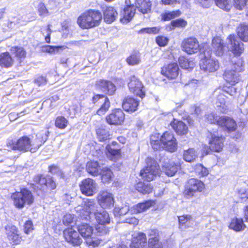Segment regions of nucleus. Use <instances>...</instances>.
Instances as JSON below:
<instances>
[{"instance_id": "obj_1", "label": "nucleus", "mask_w": 248, "mask_h": 248, "mask_svg": "<svg viewBox=\"0 0 248 248\" xmlns=\"http://www.w3.org/2000/svg\"><path fill=\"white\" fill-rule=\"evenodd\" d=\"M148 241L147 243L146 234L142 232L134 233L132 236L131 248H162L159 240L158 231L150 230L148 232Z\"/></svg>"}, {"instance_id": "obj_2", "label": "nucleus", "mask_w": 248, "mask_h": 248, "mask_svg": "<svg viewBox=\"0 0 248 248\" xmlns=\"http://www.w3.org/2000/svg\"><path fill=\"white\" fill-rule=\"evenodd\" d=\"M46 140V139L44 140L36 139L31 142L28 137L23 136L16 141L9 140L7 143V146L12 150H17L23 152L30 151L31 153H34L39 149Z\"/></svg>"}, {"instance_id": "obj_3", "label": "nucleus", "mask_w": 248, "mask_h": 248, "mask_svg": "<svg viewBox=\"0 0 248 248\" xmlns=\"http://www.w3.org/2000/svg\"><path fill=\"white\" fill-rule=\"evenodd\" d=\"M102 18V15L99 11L89 10L78 17L77 22L81 28L90 29L98 26Z\"/></svg>"}, {"instance_id": "obj_4", "label": "nucleus", "mask_w": 248, "mask_h": 248, "mask_svg": "<svg viewBox=\"0 0 248 248\" xmlns=\"http://www.w3.org/2000/svg\"><path fill=\"white\" fill-rule=\"evenodd\" d=\"M14 205L18 209H22L26 205H31L34 202V197L31 191L22 188L19 192H16L11 195Z\"/></svg>"}, {"instance_id": "obj_5", "label": "nucleus", "mask_w": 248, "mask_h": 248, "mask_svg": "<svg viewBox=\"0 0 248 248\" xmlns=\"http://www.w3.org/2000/svg\"><path fill=\"white\" fill-rule=\"evenodd\" d=\"M244 62L239 59L235 62L231 70H227L223 75L224 79L232 85L238 83L240 80L239 73L244 70Z\"/></svg>"}, {"instance_id": "obj_6", "label": "nucleus", "mask_w": 248, "mask_h": 248, "mask_svg": "<svg viewBox=\"0 0 248 248\" xmlns=\"http://www.w3.org/2000/svg\"><path fill=\"white\" fill-rule=\"evenodd\" d=\"M147 166L140 171V175L147 182L152 181L159 174V167L156 161L151 158L146 159Z\"/></svg>"}, {"instance_id": "obj_7", "label": "nucleus", "mask_w": 248, "mask_h": 248, "mask_svg": "<svg viewBox=\"0 0 248 248\" xmlns=\"http://www.w3.org/2000/svg\"><path fill=\"white\" fill-rule=\"evenodd\" d=\"M204 188V184L201 180L191 178L188 180L184 194L187 199H190L195 195L197 192H200Z\"/></svg>"}, {"instance_id": "obj_8", "label": "nucleus", "mask_w": 248, "mask_h": 248, "mask_svg": "<svg viewBox=\"0 0 248 248\" xmlns=\"http://www.w3.org/2000/svg\"><path fill=\"white\" fill-rule=\"evenodd\" d=\"M227 50L236 56H240L244 51V44L235 35H230L226 39Z\"/></svg>"}, {"instance_id": "obj_9", "label": "nucleus", "mask_w": 248, "mask_h": 248, "mask_svg": "<svg viewBox=\"0 0 248 248\" xmlns=\"http://www.w3.org/2000/svg\"><path fill=\"white\" fill-rule=\"evenodd\" d=\"M209 52H204V58L200 62V68L202 70L206 73H214L217 71L219 67L218 61L211 58Z\"/></svg>"}, {"instance_id": "obj_10", "label": "nucleus", "mask_w": 248, "mask_h": 248, "mask_svg": "<svg viewBox=\"0 0 248 248\" xmlns=\"http://www.w3.org/2000/svg\"><path fill=\"white\" fill-rule=\"evenodd\" d=\"M129 90L136 96L143 98L145 95L144 87L142 82L135 76H131L128 83Z\"/></svg>"}, {"instance_id": "obj_11", "label": "nucleus", "mask_w": 248, "mask_h": 248, "mask_svg": "<svg viewBox=\"0 0 248 248\" xmlns=\"http://www.w3.org/2000/svg\"><path fill=\"white\" fill-rule=\"evenodd\" d=\"M92 102L96 106L100 105V108L97 111V114L99 115L104 114L110 107L108 98L103 94L94 95L92 98Z\"/></svg>"}, {"instance_id": "obj_12", "label": "nucleus", "mask_w": 248, "mask_h": 248, "mask_svg": "<svg viewBox=\"0 0 248 248\" xmlns=\"http://www.w3.org/2000/svg\"><path fill=\"white\" fill-rule=\"evenodd\" d=\"M162 148L170 152H174L177 148L176 140L173 135L169 132H165L160 138Z\"/></svg>"}, {"instance_id": "obj_13", "label": "nucleus", "mask_w": 248, "mask_h": 248, "mask_svg": "<svg viewBox=\"0 0 248 248\" xmlns=\"http://www.w3.org/2000/svg\"><path fill=\"white\" fill-rule=\"evenodd\" d=\"M33 181L35 183L33 185H39L40 186L39 188L43 190H44L45 188L53 190L56 187L55 182L50 176L43 177L41 175H38L34 176Z\"/></svg>"}, {"instance_id": "obj_14", "label": "nucleus", "mask_w": 248, "mask_h": 248, "mask_svg": "<svg viewBox=\"0 0 248 248\" xmlns=\"http://www.w3.org/2000/svg\"><path fill=\"white\" fill-rule=\"evenodd\" d=\"M97 184L91 178L83 180L80 185V189L82 194L91 196L94 195L97 191Z\"/></svg>"}, {"instance_id": "obj_15", "label": "nucleus", "mask_w": 248, "mask_h": 248, "mask_svg": "<svg viewBox=\"0 0 248 248\" xmlns=\"http://www.w3.org/2000/svg\"><path fill=\"white\" fill-rule=\"evenodd\" d=\"M183 50L188 54L197 53L200 50V45L196 38L189 37L182 42Z\"/></svg>"}, {"instance_id": "obj_16", "label": "nucleus", "mask_w": 248, "mask_h": 248, "mask_svg": "<svg viewBox=\"0 0 248 248\" xmlns=\"http://www.w3.org/2000/svg\"><path fill=\"white\" fill-rule=\"evenodd\" d=\"M79 232L73 228H68L63 231V235L66 241L74 246H79L82 242Z\"/></svg>"}, {"instance_id": "obj_17", "label": "nucleus", "mask_w": 248, "mask_h": 248, "mask_svg": "<svg viewBox=\"0 0 248 248\" xmlns=\"http://www.w3.org/2000/svg\"><path fill=\"white\" fill-rule=\"evenodd\" d=\"M97 206L95 202L93 200L87 199L84 201V206L83 210L85 214L80 215V217L82 219L86 220H90L91 218V215L93 214V215L95 212H96L98 210L97 209Z\"/></svg>"}, {"instance_id": "obj_18", "label": "nucleus", "mask_w": 248, "mask_h": 248, "mask_svg": "<svg viewBox=\"0 0 248 248\" xmlns=\"http://www.w3.org/2000/svg\"><path fill=\"white\" fill-rule=\"evenodd\" d=\"M124 114L120 109H117L107 116L106 119L107 122L110 125H121L124 120Z\"/></svg>"}, {"instance_id": "obj_19", "label": "nucleus", "mask_w": 248, "mask_h": 248, "mask_svg": "<svg viewBox=\"0 0 248 248\" xmlns=\"http://www.w3.org/2000/svg\"><path fill=\"white\" fill-rule=\"evenodd\" d=\"M99 205L103 208H110L114 203L112 194L107 191L100 192L97 197Z\"/></svg>"}, {"instance_id": "obj_20", "label": "nucleus", "mask_w": 248, "mask_h": 248, "mask_svg": "<svg viewBox=\"0 0 248 248\" xmlns=\"http://www.w3.org/2000/svg\"><path fill=\"white\" fill-rule=\"evenodd\" d=\"M179 68L176 63H171L162 68L161 74L169 79H174L179 75Z\"/></svg>"}, {"instance_id": "obj_21", "label": "nucleus", "mask_w": 248, "mask_h": 248, "mask_svg": "<svg viewBox=\"0 0 248 248\" xmlns=\"http://www.w3.org/2000/svg\"><path fill=\"white\" fill-rule=\"evenodd\" d=\"M5 230L8 239L13 245L19 244L21 241V237L17 228L12 225H7Z\"/></svg>"}, {"instance_id": "obj_22", "label": "nucleus", "mask_w": 248, "mask_h": 248, "mask_svg": "<svg viewBox=\"0 0 248 248\" xmlns=\"http://www.w3.org/2000/svg\"><path fill=\"white\" fill-rule=\"evenodd\" d=\"M223 141L224 139L222 136L211 133L209 141L210 149L217 152L221 151L223 147Z\"/></svg>"}, {"instance_id": "obj_23", "label": "nucleus", "mask_w": 248, "mask_h": 248, "mask_svg": "<svg viewBox=\"0 0 248 248\" xmlns=\"http://www.w3.org/2000/svg\"><path fill=\"white\" fill-rule=\"evenodd\" d=\"M213 50L217 56H221L227 51V46L224 45L222 40L219 37H215L212 40Z\"/></svg>"}, {"instance_id": "obj_24", "label": "nucleus", "mask_w": 248, "mask_h": 248, "mask_svg": "<svg viewBox=\"0 0 248 248\" xmlns=\"http://www.w3.org/2000/svg\"><path fill=\"white\" fill-rule=\"evenodd\" d=\"M217 124L225 127L229 132L235 130L237 127L236 122L232 119L228 117L219 118Z\"/></svg>"}, {"instance_id": "obj_25", "label": "nucleus", "mask_w": 248, "mask_h": 248, "mask_svg": "<svg viewBox=\"0 0 248 248\" xmlns=\"http://www.w3.org/2000/svg\"><path fill=\"white\" fill-rule=\"evenodd\" d=\"M96 85L103 92L109 95L113 94L116 91L115 86L109 81L100 79L97 81Z\"/></svg>"}, {"instance_id": "obj_26", "label": "nucleus", "mask_w": 248, "mask_h": 248, "mask_svg": "<svg viewBox=\"0 0 248 248\" xmlns=\"http://www.w3.org/2000/svg\"><path fill=\"white\" fill-rule=\"evenodd\" d=\"M102 10L104 15V20L106 22L111 23L116 19L118 16V13L113 7H103Z\"/></svg>"}, {"instance_id": "obj_27", "label": "nucleus", "mask_w": 248, "mask_h": 248, "mask_svg": "<svg viewBox=\"0 0 248 248\" xmlns=\"http://www.w3.org/2000/svg\"><path fill=\"white\" fill-rule=\"evenodd\" d=\"M136 8L133 5H127L121 12L122 17L120 19L122 22L127 23L130 21L135 13Z\"/></svg>"}, {"instance_id": "obj_28", "label": "nucleus", "mask_w": 248, "mask_h": 248, "mask_svg": "<svg viewBox=\"0 0 248 248\" xmlns=\"http://www.w3.org/2000/svg\"><path fill=\"white\" fill-rule=\"evenodd\" d=\"M139 102L132 97L125 98L123 102V109L128 112H133L137 110Z\"/></svg>"}, {"instance_id": "obj_29", "label": "nucleus", "mask_w": 248, "mask_h": 248, "mask_svg": "<svg viewBox=\"0 0 248 248\" xmlns=\"http://www.w3.org/2000/svg\"><path fill=\"white\" fill-rule=\"evenodd\" d=\"M154 204V202L151 200L140 203L131 208L130 212L131 214H137L144 212L153 206Z\"/></svg>"}, {"instance_id": "obj_30", "label": "nucleus", "mask_w": 248, "mask_h": 248, "mask_svg": "<svg viewBox=\"0 0 248 248\" xmlns=\"http://www.w3.org/2000/svg\"><path fill=\"white\" fill-rule=\"evenodd\" d=\"M94 216L99 224L106 225L110 223V219L109 214L104 209H101L99 211L98 210L95 212Z\"/></svg>"}, {"instance_id": "obj_31", "label": "nucleus", "mask_w": 248, "mask_h": 248, "mask_svg": "<svg viewBox=\"0 0 248 248\" xmlns=\"http://www.w3.org/2000/svg\"><path fill=\"white\" fill-rule=\"evenodd\" d=\"M236 31L239 38L244 42L248 41V24L241 23L236 28Z\"/></svg>"}, {"instance_id": "obj_32", "label": "nucleus", "mask_w": 248, "mask_h": 248, "mask_svg": "<svg viewBox=\"0 0 248 248\" xmlns=\"http://www.w3.org/2000/svg\"><path fill=\"white\" fill-rule=\"evenodd\" d=\"M171 125L179 135H185L187 133L188 127L187 125L182 121H174L170 123Z\"/></svg>"}, {"instance_id": "obj_33", "label": "nucleus", "mask_w": 248, "mask_h": 248, "mask_svg": "<svg viewBox=\"0 0 248 248\" xmlns=\"http://www.w3.org/2000/svg\"><path fill=\"white\" fill-rule=\"evenodd\" d=\"M101 170V167L97 161L89 162L86 164L87 172L93 176L99 175Z\"/></svg>"}, {"instance_id": "obj_34", "label": "nucleus", "mask_w": 248, "mask_h": 248, "mask_svg": "<svg viewBox=\"0 0 248 248\" xmlns=\"http://www.w3.org/2000/svg\"><path fill=\"white\" fill-rule=\"evenodd\" d=\"M136 7L142 14L147 13L151 10V3L149 0H136Z\"/></svg>"}, {"instance_id": "obj_35", "label": "nucleus", "mask_w": 248, "mask_h": 248, "mask_svg": "<svg viewBox=\"0 0 248 248\" xmlns=\"http://www.w3.org/2000/svg\"><path fill=\"white\" fill-rule=\"evenodd\" d=\"M78 232L84 238H89L93 234V229L87 223H84L78 227Z\"/></svg>"}, {"instance_id": "obj_36", "label": "nucleus", "mask_w": 248, "mask_h": 248, "mask_svg": "<svg viewBox=\"0 0 248 248\" xmlns=\"http://www.w3.org/2000/svg\"><path fill=\"white\" fill-rule=\"evenodd\" d=\"M14 60L8 52H4L0 54V65L5 67H9L13 63Z\"/></svg>"}, {"instance_id": "obj_37", "label": "nucleus", "mask_w": 248, "mask_h": 248, "mask_svg": "<svg viewBox=\"0 0 248 248\" xmlns=\"http://www.w3.org/2000/svg\"><path fill=\"white\" fill-rule=\"evenodd\" d=\"M179 165L172 162L163 166V171L168 176H173L177 172Z\"/></svg>"}, {"instance_id": "obj_38", "label": "nucleus", "mask_w": 248, "mask_h": 248, "mask_svg": "<svg viewBox=\"0 0 248 248\" xmlns=\"http://www.w3.org/2000/svg\"><path fill=\"white\" fill-rule=\"evenodd\" d=\"M229 227L236 232L243 230L246 228L244 221L241 218H235L232 220Z\"/></svg>"}, {"instance_id": "obj_39", "label": "nucleus", "mask_w": 248, "mask_h": 248, "mask_svg": "<svg viewBox=\"0 0 248 248\" xmlns=\"http://www.w3.org/2000/svg\"><path fill=\"white\" fill-rule=\"evenodd\" d=\"M136 189L140 192L145 194L152 192L153 187L148 183L139 182L136 186Z\"/></svg>"}, {"instance_id": "obj_40", "label": "nucleus", "mask_w": 248, "mask_h": 248, "mask_svg": "<svg viewBox=\"0 0 248 248\" xmlns=\"http://www.w3.org/2000/svg\"><path fill=\"white\" fill-rule=\"evenodd\" d=\"M11 51L13 54H14L15 57L18 60L21 61L22 59L25 58L26 56V52L24 49L22 47H13L11 49Z\"/></svg>"}, {"instance_id": "obj_41", "label": "nucleus", "mask_w": 248, "mask_h": 248, "mask_svg": "<svg viewBox=\"0 0 248 248\" xmlns=\"http://www.w3.org/2000/svg\"><path fill=\"white\" fill-rule=\"evenodd\" d=\"M96 134L98 139L101 141H103L109 138V131L105 129L104 126H101L96 129Z\"/></svg>"}, {"instance_id": "obj_42", "label": "nucleus", "mask_w": 248, "mask_h": 248, "mask_svg": "<svg viewBox=\"0 0 248 248\" xmlns=\"http://www.w3.org/2000/svg\"><path fill=\"white\" fill-rule=\"evenodd\" d=\"M197 157V154L193 148L185 150L183 154V158L186 162L193 161Z\"/></svg>"}, {"instance_id": "obj_43", "label": "nucleus", "mask_w": 248, "mask_h": 248, "mask_svg": "<svg viewBox=\"0 0 248 248\" xmlns=\"http://www.w3.org/2000/svg\"><path fill=\"white\" fill-rule=\"evenodd\" d=\"M99 174L101 175L102 181L104 183L109 182L111 180L113 175L111 170L107 168L101 169Z\"/></svg>"}, {"instance_id": "obj_44", "label": "nucleus", "mask_w": 248, "mask_h": 248, "mask_svg": "<svg viewBox=\"0 0 248 248\" xmlns=\"http://www.w3.org/2000/svg\"><path fill=\"white\" fill-rule=\"evenodd\" d=\"M187 25V22L184 19L179 18L171 21L170 24L168 26L170 30H174L175 28H185Z\"/></svg>"}, {"instance_id": "obj_45", "label": "nucleus", "mask_w": 248, "mask_h": 248, "mask_svg": "<svg viewBox=\"0 0 248 248\" xmlns=\"http://www.w3.org/2000/svg\"><path fill=\"white\" fill-rule=\"evenodd\" d=\"M216 5L220 9L228 11L232 7L231 0H215Z\"/></svg>"}, {"instance_id": "obj_46", "label": "nucleus", "mask_w": 248, "mask_h": 248, "mask_svg": "<svg viewBox=\"0 0 248 248\" xmlns=\"http://www.w3.org/2000/svg\"><path fill=\"white\" fill-rule=\"evenodd\" d=\"M179 62L180 66L185 69H191L195 65L193 61H189L188 59L184 57L180 58Z\"/></svg>"}, {"instance_id": "obj_47", "label": "nucleus", "mask_w": 248, "mask_h": 248, "mask_svg": "<svg viewBox=\"0 0 248 248\" xmlns=\"http://www.w3.org/2000/svg\"><path fill=\"white\" fill-rule=\"evenodd\" d=\"M181 14V12L179 10L167 12L162 15V18L165 21H168L179 16Z\"/></svg>"}, {"instance_id": "obj_48", "label": "nucleus", "mask_w": 248, "mask_h": 248, "mask_svg": "<svg viewBox=\"0 0 248 248\" xmlns=\"http://www.w3.org/2000/svg\"><path fill=\"white\" fill-rule=\"evenodd\" d=\"M69 122L67 119L62 116H58L55 120V126L60 129H64L67 126Z\"/></svg>"}, {"instance_id": "obj_49", "label": "nucleus", "mask_w": 248, "mask_h": 248, "mask_svg": "<svg viewBox=\"0 0 248 248\" xmlns=\"http://www.w3.org/2000/svg\"><path fill=\"white\" fill-rule=\"evenodd\" d=\"M140 54L139 52L134 53L126 59V62L129 65L138 64L140 62Z\"/></svg>"}, {"instance_id": "obj_50", "label": "nucleus", "mask_w": 248, "mask_h": 248, "mask_svg": "<svg viewBox=\"0 0 248 248\" xmlns=\"http://www.w3.org/2000/svg\"><path fill=\"white\" fill-rule=\"evenodd\" d=\"M228 97L226 95L223 93H219L217 97L216 104L217 107H222L223 108H224L226 103V99Z\"/></svg>"}, {"instance_id": "obj_51", "label": "nucleus", "mask_w": 248, "mask_h": 248, "mask_svg": "<svg viewBox=\"0 0 248 248\" xmlns=\"http://www.w3.org/2000/svg\"><path fill=\"white\" fill-rule=\"evenodd\" d=\"M160 28L158 27L143 28L138 31L139 34H144L145 33L149 34H157L159 32Z\"/></svg>"}, {"instance_id": "obj_52", "label": "nucleus", "mask_w": 248, "mask_h": 248, "mask_svg": "<svg viewBox=\"0 0 248 248\" xmlns=\"http://www.w3.org/2000/svg\"><path fill=\"white\" fill-rule=\"evenodd\" d=\"M131 209L128 205H124L121 207H115L114 213L115 216H123L125 215L128 211L130 212Z\"/></svg>"}, {"instance_id": "obj_53", "label": "nucleus", "mask_w": 248, "mask_h": 248, "mask_svg": "<svg viewBox=\"0 0 248 248\" xmlns=\"http://www.w3.org/2000/svg\"><path fill=\"white\" fill-rule=\"evenodd\" d=\"M196 173L200 177H203L208 174V170L202 164H198L195 167Z\"/></svg>"}, {"instance_id": "obj_54", "label": "nucleus", "mask_w": 248, "mask_h": 248, "mask_svg": "<svg viewBox=\"0 0 248 248\" xmlns=\"http://www.w3.org/2000/svg\"><path fill=\"white\" fill-rule=\"evenodd\" d=\"M158 138H156L155 136L153 135L151 136L150 138L151 146L155 150L162 148V144L160 141V139L158 140Z\"/></svg>"}, {"instance_id": "obj_55", "label": "nucleus", "mask_w": 248, "mask_h": 248, "mask_svg": "<svg viewBox=\"0 0 248 248\" xmlns=\"http://www.w3.org/2000/svg\"><path fill=\"white\" fill-rule=\"evenodd\" d=\"M105 225L99 224L96 226L94 232L96 236H102L108 233V229L105 227Z\"/></svg>"}, {"instance_id": "obj_56", "label": "nucleus", "mask_w": 248, "mask_h": 248, "mask_svg": "<svg viewBox=\"0 0 248 248\" xmlns=\"http://www.w3.org/2000/svg\"><path fill=\"white\" fill-rule=\"evenodd\" d=\"M62 48V46H46L42 48V51L44 52L52 53L56 51H58L60 49Z\"/></svg>"}, {"instance_id": "obj_57", "label": "nucleus", "mask_w": 248, "mask_h": 248, "mask_svg": "<svg viewBox=\"0 0 248 248\" xmlns=\"http://www.w3.org/2000/svg\"><path fill=\"white\" fill-rule=\"evenodd\" d=\"M205 117L207 121L211 124L217 123V121L218 120L217 115L213 113L205 115Z\"/></svg>"}, {"instance_id": "obj_58", "label": "nucleus", "mask_w": 248, "mask_h": 248, "mask_svg": "<svg viewBox=\"0 0 248 248\" xmlns=\"http://www.w3.org/2000/svg\"><path fill=\"white\" fill-rule=\"evenodd\" d=\"M248 0H234V5L238 10H242L245 7Z\"/></svg>"}, {"instance_id": "obj_59", "label": "nucleus", "mask_w": 248, "mask_h": 248, "mask_svg": "<svg viewBox=\"0 0 248 248\" xmlns=\"http://www.w3.org/2000/svg\"><path fill=\"white\" fill-rule=\"evenodd\" d=\"M156 43L160 46H164L168 44V39L164 36H158L156 38Z\"/></svg>"}, {"instance_id": "obj_60", "label": "nucleus", "mask_w": 248, "mask_h": 248, "mask_svg": "<svg viewBox=\"0 0 248 248\" xmlns=\"http://www.w3.org/2000/svg\"><path fill=\"white\" fill-rule=\"evenodd\" d=\"M189 111L192 114H195L198 116L201 113L202 109L200 106L194 105L190 107Z\"/></svg>"}, {"instance_id": "obj_61", "label": "nucleus", "mask_w": 248, "mask_h": 248, "mask_svg": "<svg viewBox=\"0 0 248 248\" xmlns=\"http://www.w3.org/2000/svg\"><path fill=\"white\" fill-rule=\"evenodd\" d=\"M74 216L73 215L66 214L63 217L62 221L65 225H69L73 222Z\"/></svg>"}, {"instance_id": "obj_62", "label": "nucleus", "mask_w": 248, "mask_h": 248, "mask_svg": "<svg viewBox=\"0 0 248 248\" xmlns=\"http://www.w3.org/2000/svg\"><path fill=\"white\" fill-rule=\"evenodd\" d=\"M179 222L180 224H185L188 221L192 220V217L189 215H183L178 217Z\"/></svg>"}, {"instance_id": "obj_63", "label": "nucleus", "mask_w": 248, "mask_h": 248, "mask_svg": "<svg viewBox=\"0 0 248 248\" xmlns=\"http://www.w3.org/2000/svg\"><path fill=\"white\" fill-rule=\"evenodd\" d=\"M238 196L242 201H246L248 199V192L245 189H241L238 191Z\"/></svg>"}, {"instance_id": "obj_64", "label": "nucleus", "mask_w": 248, "mask_h": 248, "mask_svg": "<svg viewBox=\"0 0 248 248\" xmlns=\"http://www.w3.org/2000/svg\"><path fill=\"white\" fill-rule=\"evenodd\" d=\"M24 232L29 234L33 230V225L31 221L28 220L24 224Z\"/></svg>"}]
</instances>
